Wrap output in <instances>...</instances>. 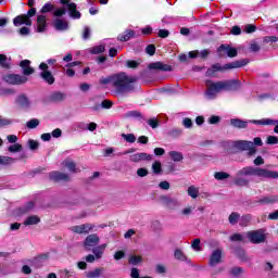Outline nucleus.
<instances>
[{
  "label": "nucleus",
  "mask_w": 278,
  "mask_h": 278,
  "mask_svg": "<svg viewBox=\"0 0 278 278\" xmlns=\"http://www.w3.org/2000/svg\"><path fill=\"white\" fill-rule=\"evenodd\" d=\"M138 78L125 72H118L99 79L100 86H112L114 97H125L136 90Z\"/></svg>",
  "instance_id": "1"
},
{
  "label": "nucleus",
  "mask_w": 278,
  "mask_h": 278,
  "mask_svg": "<svg viewBox=\"0 0 278 278\" xmlns=\"http://www.w3.org/2000/svg\"><path fill=\"white\" fill-rule=\"evenodd\" d=\"M9 153H21V151H23V146L21 143H14L11 144L8 148Z\"/></svg>",
  "instance_id": "35"
},
{
  "label": "nucleus",
  "mask_w": 278,
  "mask_h": 278,
  "mask_svg": "<svg viewBox=\"0 0 278 278\" xmlns=\"http://www.w3.org/2000/svg\"><path fill=\"white\" fill-rule=\"evenodd\" d=\"M233 147L239 151H248V155H255L257 152L252 141H235Z\"/></svg>",
  "instance_id": "7"
},
{
  "label": "nucleus",
  "mask_w": 278,
  "mask_h": 278,
  "mask_svg": "<svg viewBox=\"0 0 278 278\" xmlns=\"http://www.w3.org/2000/svg\"><path fill=\"white\" fill-rule=\"evenodd\" d=\"M169 134L174 138H179V136H181V134H184V130L181 128H175V129L170 130Z\"/></svg>",
  "instance_id": "57"
},
{
  "label": "nucleus",
  "mask_w": 278,
  "mask_h": 278,
  "mask_svg": "<svg viewBox=\"0 0 278 278\" xmlns=\"http://www.w3.org/2000/svg\"><path fill=\"white\" fill-rule=\"evenodd\" d=\"M130 162H151L153 160V155L146 153V152H140L136 153L129 156Z\"/></svg>",
  "instance_id": "15"
},
{
  "label": "nucleus",
  "mask_w": 278,
  "mask_h": 278,
  "mask_svg": "<svg viewBox=\"0 0 278 278\" xmlns=\"http://www.w3.org/2000/svg\"><path fill=\"white\" fill-rule=\"evenodd\" d=\"M249 62L247 60L233 61L225 65H220V63H216L206 70L205 76L215 77L216 73H225V71H231L232 68H242V66H247Z\"/></svg>",
  "instance_id": "4"
},
{
  "label": "nucleus",
  "mask_w": 278,
  "mask_h": 278,
  "mask_svg": "<svg viewBox=\"0 0 278 278\" xmlns=\"http://www.w3.org/2000/svg\"><path fill=\"white\" fill-rule=\"evenodd\" d=\"M161 203L162 205L168 207L169 210H175V207H179V201L168 195L161 197Z\"/></svg>",
  "instance_id": "14"
},
{
  "label": "nucleus",
  "mask_w": 278,
  "mask_h": 278,
  "mask_svg": "<svg viewBox=\"0 0 278 278\" xmlns=\"http://www.w3.org/2000/svg\"><path fill=\"white\" fill-rule=\"evenodd\" d=\"M278 197L277 195H267L257 201V203H261L262 205H270L273 203H277Z\"/></svg>",
  "instance_id": "26"
},
{
  "label": "nucleus",
  "mask_w": 278,
  "mask_h": 278,
  "mask_svg": "<svg viewBox=\"0 0 278 278\" xmlns=\"http://www.w3.org/2000/svg\"><path fill=\"white\" fill-rule=\"evenodd\" d=\"M214 177L217 179V181H223L225 179H229V174L225 172H216Z\"/></svg>",
  "instance_id": "37"
},
{
  "label": "nucleus",
  "mask_w": 278,
  "mask_h": 278,
  "mask_svg": "<svg viewBox=\"0 0 278 278\" xmlns=\"http://www.w3.org/2000/svg\"><path fill=\"white\" fill-rule=\"evenodd\" d=\"M248 177H258V179H278V173L253 166H245L237 172V176L233 180L235 186L239 188H247L251 180Z\"/></svg>",
  "instance_id": "2"
},
{
  "label": "nucleus",
  "mask_w": 278,
  "mask_h": 278,
  "mask_svg": "<svg viewBox=\"0 0 278 278\" xmlns=\"http://www.w3.org/2000/svg\"><path fill=\"white\" fill-rule=\"evenodd\" d=\"M236 255L239 257V260L241 261V262H248V257H247V252H244V250H241V249H239V250H237L236 251Z\"/></svg>",
  "instance_id": "47"
},
{
  "label": "nucleus",
  "mask_w": 278,
  "mask_h": 278,
  "mask_svg": "<svg viewBox=\"0 0 278 278\" xmlns=\"http://www.w3.org/2000/svg\"><path fill=\"white\" fill-rule=\"evenodd\" d=\"M103 51H105L104 46H96V47L90 49V53H92L93 55H98L99 53H103Z\"/></svg>",
  "instance_id": "46"
},
{
  "label": "nucleus",
  "mask_w": 278,
  "mask_h": 278,
  "mask_svg": "<svg viewBox=\"0 0 278 278\" xmlns=\"http://www.w3.org/2000/svg\"><path fill=\"white\" fill-rule=\"evenodd\" d=\"M217 53L219 58H224V55H227L228 58H236V55H238V50L229 45H222L217 49Z\"/></svg>",
  "instance_id": "10"
},
{
  "label": "nucleus",
  "mask_w": 278,
  "mask_h": 278,
  "mask_svg": "<svg viewBox=\"0 0 278 278\" xmlns=\"http://www.w3.org/2000/svg\"><path fill=\"white\" fill-rule=\"evenodd\" d=\"M54 5L53 4H51V2H48V3H46L42 8H41V14H47V12H51V11H53L54 10Z\"/></svg>",
  "instance_id": "48"
},
{
  "label": "nucleus",
  "mask_w": 278,
  "mask_h": 278,
  "mask_svg": "<svg viewBox=\"0 0 278 278\" xmlns=\"http://www.w3.org/2000/svg\"><path fill=\"white\" fill-rule=\"evenodd\" d=\"M27 77L21 76L18 74H9L3 77V80L7 84H11V86H21L23 84H27Z\"/></svg>",
  "instance_id": "8"
},
{
  "label": "nucleus",
  "mask_w": 278,
  "mask_h": 278,
  "mask_svg": "<svg viewBox=\"0 0 278 278\" xmlns=\"http://www.w3.org/2000/svg\"><path fill=\"white\" fill-rule=\"evenodd\" d=\"M152 170L155 175H160V173H162V163L160 161H155L152 164Z\"/></svg>",
  "instance_id": "43"
},
{
  "label": "nucleus",
  "mask_w": 278,
  "mask_h": 278,
  "mask_svg": "<svg viewBox=\"0 0 278 278\" xmlns=\"http://www.w3.org/2000/svg\"><path fill=\"white\" fill-rule=\"evenodd\" d=\"M122 138L126 140V142H129L130 144H134V142H136V135L134 134H122Z\"/></svg>",
  "instance_id": "41"
},
{
  "label": "nucleus",
  "mask_w": 278,
  "mask_h": 278,
  "mask_svg": "<svg viewBox=\"0 0 278 278\" xmlns=\"http://www.w3.org/2000/svg\"><path fill=\"white\" fill-rule=\"evenodd\" d=\"M247 236L250 242H252L253 244H262V242L266 240V235H264L263 229L249 231Z\"/></svg>",
  "instance_id": "9"
},
{
  "label": "nucleus",
  "mask_w": 278,
  "mask_h": 278,
  "mask_svg": "<svg viewBox=\"0 0 278 278\" xmlns=\"http://www.w3.org/2000/svg\"><path fill=\"white\" fill-rule=\"evenodd\" d=\"M105 273V269L103 267L96 268L93 270L87 271L86 277L87 278H99L101 275Z\"/></svg>",
  "instance_id": "29"
},
{
  "label": "nucleus",
  "mask_w": 278,
  "mask_h": 278,
  "mask_svg": "<svg viewBox=\"0 0 278 278\" xmlns=\"http://www.w3.org/2000/svg\"><path fill=\"white\" fill-rule=\"evenodd\" d=\"M105 249H108L106 243H103L92 249V253L96 260H101V257H103V254L105 253Z\"/></svg>",
  "instance_id": "21"
},
{
  "label": "nucleus",
  "mask_w": 278,
  "mask_h": 278,
  "mask_svg": "<svg viewBox=\"0 0 278 278\" xmlns=\"http://www.w3.org/2000/svg\"><path fill=\"white\" fill-rule=\"evenodd\" d=\"M159 188H161V190H170V182L164 180V181H161L159 184Z\"/></svg>",
  "instance_id": "58"
},
{
  "label": "nucleus",
  "mask_w": 278,
  "mask_h": 278,
  "mask_svg": "<svg viewBox=\"0 0 278 278\" xmlns=\"http://www.w3.org/2000/svg\"><path fill=\"white\" fill-rule=\"evenodd\" d=\"M64 14H66V8H60L53 12L54 16H64Z\"/></svg>",
  "instance_id": "59"
},
{
  "label": "nucleus",
  "mask_w": 278,
  "mask_h": 278,
  "mask_svg": "<svg viewBox=\"0 0 278 278\" xmlns=\"http://www.w3.org/2000/svg\"><path fill=\"white\" fill-rule=\"evenodd\" d=\"M62 164L70 170V173H77V165L73 162V160L67 159Z\"/></svg>",
  "instance_id": "30"
},
{
  "label": "nucleus",
  "mask_w": 278,
  "mask_h": 278,
  "mask_svg": "<svg viewBox=\"0 0 278 278\" xmlns=\"http://www.w3.org/2000/svg\"><path fill=\"white\" fill-rule=\"evenodd\" d=\"M182 125H184V127H186V129L192 128V119L186 117V118L182 121Z\"/></svg>",
  "instance_id": "63"
},
{
  "label": "nucleus",
  "mask_w": 278,
  "mask_h": 278,
  "mask_svg": "<svg viewBox=\"0 0 278 278\" xmlns=\"http://www.w3.org/2000/svg\"><path fill=\"white\" fill-rule=\"evenodd\" d=\"M136 36V31L134 30H126L122 35H118L117 40L121 42H127L128 40H131Z\"/></svg>",
  "instance_id": "25"
},
{
  "label": "nucleus",
  "mask_w": 278,
  "mask_h": 278,
  "mask_svg": "<svg viewBox=\"0 0 278 278\" xmlns=\"http://www.w3.org/2000/svg\"><path fill=\"white\" fill-rule=\"evenodd\" d=\"M222 263H223V250L216 249L211 253V256L208 258V266H211V268H214Z\"/></svg>",
  "instance_id": "11"
},
{
  "label": "nucleus",
  "mask_w": 278,
  "mask_h": 278,
  "mask_svg": "<svg viewBox=\"0 0 278 278\" xmlns=\"http://www.w3.org/2000/svg\"><path fill=\"white\" fill-rule=\"evenodd\" d=\"M38 223H40V217L33 215L29 216L25 222L24 225L27 227L29 225H38Z\"/></svg>",
  "instance_id": "34"
},
{
  "label": "nucleus",
  "mask_w": 278,
  "mask_h": 278,
  "mask_svg": "<svg viewBox=\"0 0 278 278\" xmlns=\"http://www.w3.org/2000/svg\"><path fill=\"white\" fill-rule=\"evenodd\" d=\"M228 220L230 225H237L238 220H240V214L238 213H231L228 217Z\"/></svg>",
  "instance_id": "40"
},
{
  "label": "nucleus",
  "mask_w": 278,
  "mask_h": 278,
  "mask_svg": "<svg viewBox=\"0 0 278 278\" xmlns=\"http://www.w3.org/2000/svg\"><path fill=\"white\" fill-rule=\"evenodd\" d=\"M126 118H142V113L138 111H130L126 113Z\"/></svg>",
  "instance_id": "45"
},
{
  "label": "nucleus",
  "mask_w": 278,
  "mask_h": 278,
  "mask_svg": "<svg viewBox=\"0 0 278 278\" xmlns=\"http://www.w3.org/2000/svg\"><path fill=\"white\" fill-rule=\"evenodd\" d=\"M12 163H14V159L10 156H0V164L8 166V164H12Z\"/></svg>",
  "instance_id": "51"
},
{
  "label": "nucleus",
  "mask_w": 278,
  "mask_h": 278,
  "mask_svg": "<svg viewBox=\"0 0 278 278\" xmlns=\"http://www.w3.org/2000/svg\"><path fill=\"white\" fill-rule=\"evenodd\" d=\"M249 223H251V215H243L240 218V225L241 227H247L249 225Z\"/></svg>",
  "instance_id": "50"
},
{
  "label": "nucleus",
  "mask_w": 278,
  "mask_h": 278,
  "mask_svg": "<svg viewBox=\"0 0 278 278\" xmlns=\"http://www.w3.org/2000/svg\"><path fill=\"white\" fill-rule=\"evenodd\" d=\"M146 52L148 53V55H155V46L149 45L146 48Z\"/></svg>",
  "instance_id": "62"
},
{
  "label": "nucleus",
  "mask_w": 278,
  "mask_h": 278,
  "mask_svg": "<svg viewBox=\"0 0 278 278\" xmlns=\"http://www.w3.org/2000/svg\"><path fill=\"white\" fill-rule=\"evenodd\" d=\"M187 193L189 197H191V199H197V197H199V188L190 186L187 190Z\"/></svg>",
  "instance_id": "36"
},
{
  "label": "nucleus",
  "mask_w": 278,
  "mask_h": 278,
  "mask_svg": "<svg viewBox=\"0 0 278 278\" xmlns=\"http://www.w3.org/2000/svg\"><path fill=\"white\" fill-rule=\"evenodd\" d=\"M149 68L151 71H164V72L173 71V67L170 65H166L162 62L150 63Z\"/></svg>",
  "instance_id": "19"
},
{
  "label": "nucleus",
  "mask_w": 278,
  "mask_h": 278,
  "mask_svg": "<svg viewBox=\"0 0 278 278\" xmlns=\"http://www.w3.org/2000/svg\"><path fill=\"white\" fill-rule=\"evenodd\" d=\"M138 177H147L149 175V170L147 168H139L137 169Z\"/></svg>",
  "instance_id": "61"
},
{
  "label": "nucleus",
  "mask_w": 278,
  "mask_h": 278,
  "mask_svg": "<svg viewBox=\"0 0 278 278\" xmlns=\"http://www.w3.org/2000/svg\"><path fill=\"white\" fill-rule=\"evenodd\" d=\"M128 262L129 264H132V266H138V264L142 262V256L131 255Z\"/></svg>",
  "instance_id": "44"
},
{
  "label": "nucleus",
  "mask_w": 278,
  "mask_h": 278,
  "mask_svg": "<svg viewBox=\"0 0 278 278\" xmlns=\"http://www.w3.org/2000/svg\"><path fill=\"white\" fill-rule=\"evenodd\" d=\"M36 15V8H31L27 14L25 15H18L13 20V25H15V27H21V25H27V26H31V16Z\"/></svg>",
  "instance_id": "5"
},
{
  "label": "nucleus",
  "mask_w": 278,
  "mask_h": 278,
  "mask_svg": "<svg viewBox=\"0 0 278 278\" xmlns=\"http://www.w3.org/2000/svg\"><path fill=\"white\" fill-rule=\"evenodd\" d=\"M169 157H172L173 162H181L184 160V154L177 151L168 152Z\"/></svg>",
  "instance_id": "32"
},
{
  "label": "nucleus",
  "mask_w": 278,
  "mask_h": 278,
  "mask_svg": "<svg viewBox=\"0 0 278 278\" xmlns=\"http://www.w3.org/2000/svg\"><path fill=\"white\" fill-rule=\"evenodd\" d=\"M29 64H31V61L29 60H24L20 63L23 75H34V68Z\"/></svg>",
  "instance_id": "20"
},
{
  "label": "nucleus",
  "mask_w": 278,
  "mask_h": 278,
  "mask_svg": "<svg viewBox=\"0 0 278 278\" xmlns=\"http://www.w3.org/2000/svg\"><path fill=\"white\" fill-rule=\"evenodd\" d=\"M174 257L175 260H178V262H187V264H190V260L188 258V256H186V253H184L181 249H176L174 251Z\"/></svg>",
  "instance_id": "24"
},
{
  "label": "nucleus",
  "mask_w": 278,
  "mask_h": 278,
  "mask_svg": "<svg viewBox=\"0 0 278 278\" xmlns=\"http://www.w3.org/2000/svg\"><path fill=\"white\" fill-rule=\"evenodd\" d=\"M16 103L17 105H20V108H24V109H27L29 108V105H31V103L29 102V99L25 94L17 97Z\"/></svg>",
  "instance_id": "28"
},
{
  "label": "nucleus",
  "mask_w": 278,
  "mask_h": 278,
  "mask_svg": "<svg viewBox=\"0 0 278 278\" xmlns=\"http://www.w3.org/2000/svg\"><path fill=\"white\" fill-rule=\"evenodd\" d=\"M61 3L63 5H66L70 12V16H72V18H81V13L77 11V4H75L74 2L68 3V0H61Z\"/></svg>",
  "instance_id": "13"
},
{
  "label": "nucleus",
  "mask_w": 278,
  "mask_h": 278,
  "mask_svg": "<svg viewBox=\"0 0 278 278\" xmlns=\"http://www.w3.org/2000/svg\"><path fill=\"white\" fill-rule=\"evenodd\" d=\"M230 125L237 129H247V127H249V122L242 121L240 118H232L230 119Z\"/></svg>",
  "instance_id": "22"
},
{
  "label": "nucleus",
  "mask_w": 278,
  "mask_h": 278,
  "mask_svg": "<svg viewBox=\"0 0 278 278\" xmlns=\"http://www.w3.org/2000/svg\"><path fill=\"white\" fill-rule=\"evenodd\" d=\"M130 277L131 278H152L151 276H144V277H140V271L138 270V268L134 267L130 271Z\"/></svg>",
  "instance_id": "52"
},
{
  "label": "nucleus",
  "mask_w": 278,
  "mask_h": 278,
  "mask_svg": "<svg viewBox=\"0 0 278 278\" xmlns=\"http://www.w3.org/2000/svg\"><path fill=\"white\" fill-rule=\"evenodd\" d=\"M38 125H40V121L38 118H33L27 122L26 127L28 129H36V127H38Z\"/></svg>",
  "instance_id": "39"
},
{
  "label": "nucleus",
  "mask_w": 278,
  "mask_h": 278,
  "mask_svg": "<svg viewBox=\"0 0 278 278\" xmlns=\"http://www.w3.org/2000/svg\"><path fill=\"white\" fill-rule=\"evenodd\" d=\"M65 98H66V96H64V93H62L60 91L53 92L50 96L51 101H54V103H60V101H62Z\"/></svg>",
  "instance_id": "33"
},
{
  "label": "nucleus",
  "mask_w": 278,
  "mask_h": 278,
  "mask_svg": "<svg viewBox=\"0 0 278 278\" xmlns=\"http://www.w3.org/2000/svg\"><path fill=\"white\" fill-rule=\"evenodd\" d=\"M76 131H87L88 130V124L84 123V122H78L75 124V128Z\"/></svg>",
  "instance_id": "42"
},
{
  "label": "nucleus",
  "mask_w": 278,
  "mask_h": 278,
  "mask_svg": "<svg viewBox=\"0 0 278 278\" xmlns=\"http://www.w3.org/2000/svg\"><path fill=\"white\" fill-rule=\"evenodd\" d=\"M191 248L193 249V251H201V239H193V241L191 242Z\"/></svg>",
  "instance_id": "49"
},
{
  "label": "nucleus",
  "mask_w": 278,
  "mask_h": 278,
  "mask_svg": "<svg viewBox=\"0 0 278 278\" xmlns=\"http://www.w3.org/2000/svg\"><path fill=\"white\" fill-rule=\"evenodd\" d=\"M70 229L73 231V233L88 235L89 232L92 231V229H94V224H83L78 226H72Z\"/></svg>",
  "instance_id": "12"
},
{
  "label": "nucleus",
  "mask_w": 278,
  "mask_h": 278,
  "mask_svg": "<svg viewBox=\"0 0 278 278\" xmlns=\"http://www.w3.org/2000/svg\"><path fill=\"white\" fill-rule=\"evenodd\" d=\"M99 242H101L99 235L92 233V235H89L86 237L84 244H85V247L89 248V247H97V244H99Z\"/></svg>",
  "instance_id": "17"
},
{
  "label": "nucleus",
  "mask_w": 278,
  "mask_h": 278,
  "mask_svg": "<svg viewBox=\"0 0 278 278\" xmlns=\"http://www.w3.org/2000/svg\"><path fill=\"white\" fill-rule=\"evenodd\" d=\"M39 68L41 71V79H43V81H46V84H48L49 86H53V84H55V77L53 76L51 71H49V65L47 63H41L39 65Z\"/></svg>",
  "instance_id": "6"
},
{
  "label": "nucleus",
  "mask_w": 278,
  "mask_h": 278,
  "mask_svg": "<svg viewBox=\"0 0 278 278\" xmlns=\"http://www.w3.org/2000/svg\"><path fill=\"white\" fill-rule=\"evenodd\" d=\"M49 177L51 181H71V176L68 174L58 170L51 172Z\"/></svg>",
  "instance_id": "16"
},
{
  "label": "nucleus",
  "mask_w": 278,
  "mask_h": 278,
  "mask_svg": "<svg viewBox=\"0 0 278 278\" xmlns=\"http://www.w3.org/2000/svg\"><path fill=\"white\" fill-rule=\"evenodd\" d=\"M250 123H253L254 125H276L274 128L275 134H278V122L270 118H264V119H253L250 121Z\"/></svg>",
  "instance_id": "18"
},
{
  "label": "nucleus",
  "mask_w": 278,
  "mask_h": 278,
  "mask_svg": "<svg viewBox=\"0 0 278 278\" xmlns=\"http://www.w3.org/2000/svg\"><path fill=\"white\" fill-rule=\"evenodd\" d=\"M267 144H278V138L275 136L267 137Z\"/></svg>",
  "instance_id": "64"
},
{
  "label": "nucleus",
  "mask_w": 278,
  "mask_h": 278,
  "mask_svg": "<svg viewBox=\"0 0 278 278\" xmlns=\"http://www.w3.org/2000/svg\"><path fill=\"white\" fill-rule=\"evenodd\" d=\"M148 125L152 127V129H157V127H160V122L157 118H150L148 119Z\"/></svg>",
  "instance_id": "53"
},
{
  "label": "nucleus",
  "mask_w": 278,
  "mask_h": 278,
  "mask_svg": "<svg viewBox=\"0 0 278 278\" xmlns=\"http://www.w3.org/2000/svg\"><path fill=\"white\" fill-rule=\"evenodd\" d=\"M205 97L206 99L213 100L219 94V92H231L232 90H238L240 88V80H218L214 81L212 79L205 80Z\"/></svg>",
  "instance_id": "3"
},
{
  "label": "nucleus",
  "mask_w": 278,
  "mask_h": 278,
  "mask_svg": "<svg viewBox=\"0 0 278 278\" xmlns=\"http://www.w3.org/2000/svg\"><path fill=\"white\" fill-rule=\"evenodd\" d=\"M277 41H278L277 36H266L263 38V42L265 45H268L269 42H277Z\"/></svg>",
  "instance_id": "55"
},
{
  "label": "nucleus",
  "mask_w": 278,
  "mask_h": 278,
  "mask_svg": "<svg viewBox=\"0 0 278 278\" xmlns=\"http://www.w3.org/2000/svg\"><path fill=\"white\" fill-rule=\"evenodd\" d=\"M35 206L34 202L30 201L28 202L24 208H23V214H27V212H31V208Z\"/></svg>",
  "instance_id": "60"
},
{
  "label": "nucleus",
  "mask_w": 278,
  "mask_h": 278,
  "mask_svg": "<svg viewBox=\"0 0 278 278\" xmlns=\"http://www.w3.org/2000/svg\"><path fill=\"white\" fill-rule=\"evenodd\" d=\"M54 27L58 31H66V29H68V22L62 18H56L54 21Z\"/></svg>",
  "instance_id": "23"
},
{
  "label": "nucleus",
  "mask_w": 278,
  "mask_h": 278,
  "mask_svg": "<svg viewBox=\"0 0 278 278\" xmlns=\"http://www.w3.org/2000/svg\"><path fill=\"white\" fill-rule=\"evenodd\" d=\"M126 66L127 68H138V66H140V63L137 61L128 60L126 61Z\"/></svg>",
  "instance_id": "56"
},
{
  "label": "nucleus",
  "mask_w": 278,
  "mask_h": 278,
  "mask_svg": "<svg viewBox=\"0 0 278 278\" xmlns=\"http://www.w3.org/2000/svg\"><path fill=\"white\" fill-rule=\"evenodd\" d=\"M90 36H92V30L89 26H85L83 30V40H90Z\"/></svg>",
  "instance_id": "38"
},
{
  "label": "nucleus",
  "mask_w": 278,
  "mask_h": 278,
  "mask_svg": "<svg viewBox=\"0 0 278 278\" xmlns=\"http://www.w3.org/2000/svg\"><path fill=\"white\" fill-rule=\"evenodd\" d=\"M47 27V17L45 15H39L37 17V31L42 33Z\"/></svg>",
  "instance_id": "27"
},
{
  "label": "nucleus",
  "mask_w": 278,
  "mask_h": 278,
  "mask_svg": "<svg viewBox=\"0 0 278 278\" xmlns=\"http://www.w3.org/2000/svg\"><path fill=\"white\" fill-rule=\"evenodd\" d=\"M229 275L235 278L241 277L242 275H244V268L235 266L230 268Z\"/></svg>",
  "instance_id": "31"
},
{
  "label": "nucleus",
  "mask_w": 278,
  "mask_h": 278,
  "mask_svg": "<svg viewBox=\"0 0 278 278\" xmlns=\"http://www.w3.org/2000/svg\"><path fill=\"white\" fill-rule=\"evenodd\" d=\"M242 240H244V236L241 233H235L230 237L231 242H242Z\"/></svg>",
  "instance_id": "54"
}]
</instances>
